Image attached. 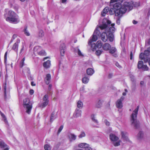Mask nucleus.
<instances>
[{"instance_id":"39448f33","label":"nucleus","mask_w":150,"mask_h":150,"mask_svg":"<svg viewBox=\"0 0 150 150\" xmlns=\"http://www.w3.org/2000/svg\"><path fill=\"white\" fill-rule=\"evenodd\" d=\"M23 105L24 108L26 110V112L29 114L32 108V104L30 103L29 99L26 98L24 99Z\"/></svg>"},{"instance_id":"79ce46f5","label":"nucleus","mask_w":150,"mask_h":150,"mask_svg":"<svg viewBox=\"0 0 150 150\" xmlns=\"http://www.w3.org/2000/svg\"><path fill=\"white\" fill-rule=\"evenodd\" d=\"M103 52V50H98L96 51V54L97 56H99Z\"/></svg>"},{"instance_id":"58836bf2","label":"nucleus","mask_w":150,"mask_h":150,"mask_svg":"<svg viewBox=\"0 0 150 150\" xmlns=\"http://www.w3.org/2000/svg\"><path fill=\"white\" fill-rule=\"evenodd\" d=\"M44 149L45 150H51V148L50 145L46 144L44 145Z\"/></svg>"},{"instance_id":"603ef678","label":"nucleus","mask_w":150,"mask_h":150,"mask_svg":"<svg viewBox=\"0 0 150 150\" xmlns=\"http://www.w3.org/2000/svg\"><path fill=\"white\" fill-rule=\"evenodd\" d=\"M85 150H92V149L91 147L90 146L89 144H88V146H87L85 148Z\"/></svg>"},{"instance_id":"5701e85b","label":"nucleus","mask_w":150,"mask_h":150,"mask_svg":"<svg viewBox=\"0 0 150 150\" xmlns=\"http://www.w3.org/2000/svg\"><path fill=\"white\" fill-rule=\"evenodd\" d=\"M121 134L122 136V137L124 140L127 141L128 140V138L127 137V133L125 132L121 131Z\"/></svg>"},{"instance_id":"423d86ee","label":"nucleus","mask_w":150,"mask_h":150,"mask_svg":"<svg viewBox=\"0 0 150 150\" xmlns=\"http://www.w3.org/2000/svg\"><path fill=\"white\" fill-rule=\"evenodd\" d=\"M109 137L112 143L115 146H117L120 145L121 140L119 139L118 137L115 134L112 133L110 134Z\"/></svg>"},{"instance_id":"052dcab7","label":"nucleus","mask_w":150,"mask_h":150,"mask_svg":"<svg viewBox=\"0 0 150 150\" xmlns=\"http://www.w3.org/2000/svg\"><path fill=\"white\" fill-rule=\"evenodd\" d=\"M34 91L33 90L31 89L30 91V94L32 95Z\"/></svg>"},{"instance_id":"f704fd0d","label":"nucleus","mask_w":150,"mask_h":150,"mask_svg":"<svg viewBox=\"0 0 150 150\" xmlns=\"http://www.w3.org/2000/svg\"><path fill=\"white\" fill-rule=\"evenodd\" d=\"M23 32L24 34L27 36H29L30 35V34L28 31L27 29V27H25L23 30Z\"/></svg>"},{"instance_id":"7c9ffc66","label":"nucleus","mask_w":150,"mask_h":150,"mask_svg":"<svg viewBox=\"0 0 150 150\" xmlns=\"http://www.w3.org/2000/svg\"><path fill=\"white\" fill-rule=\"evenodd\" d=\"M143 62L142 61H139L138 62V64H137V67L139 69H141L143 66Z\"/></svg>"},{"instance_id":"4468645a","label":"nucleus","mask_w":150,"mask_h":150,"mask_svg":"<svg viewBox=\"0 0 150 150\" xmlns=\"http://www.w3.org/2000/svg\"><path fill=\"white\" fill-rule=\"evenodd\" d=\"M59 50L61 55L62 56H64L66 50L65 46L64 44L62 43L60 45L59 47Z\"/></svg>"},{"instance_id":"f03ea898","label":"nucleus","mask_w":150,"mask_h":150,"mask_svg":"<svg viewBox=\"0 0 150 150\" xmlns=\"http://www.w3.org/2000/svg\"><path fill=\"white\" fill-rule=\"evenodd\" d=\"M107 26L106 24H103L97 27L95 30L92 35V38L88 42V44L91 45L93 42L96 41L98 39V36H100V33L102 32L103 30Z\"/></svg>"},{"instance_id":"a211bd4d","label":"nucleus","mask_w":150,"mask_h":150,"mask_svg":"<svg viewBox=\"0 0 150 150\" xmlns=\"http://www.w3.org/2000/svg\"><path fill=\"white\" fill-rule=\"evenodd\" d=\"M110 47L111 46L110 45L107 43H105L102 46L103 49L105 51L109 50Z\"/></svg>"},{"instance_id":"dca6fc26","label":"nucleus","mask_w":150,"mask_h":150,"mask_svg":"<svg viewBox=\"0 0 150 150\" xmlns=\"http://www.w3.org/2000/svg\"><path fill=\"white\" fill-rule=\"evenodd\" d=\"M81 115V110L77 108L76 109L74 114V116L75 117H80Z\"/></svg>"},{"instance_id":"2eb2a0df","label":"nucleus","mask_w":150,"mask_h":150,"mask_svg":"<svg viewBox=\"0 0 150 150\" xmlns=\"http://www.w3.org/2000/svg\"><path fill=\"white\" fill-rule=\"evenodd\" d=\"M20 42V40H17L16 42L13 45L12 48V49L14 50L15 51L18 52V43Z\"/></svg>"},{"instance_id":"bf43d9fd","label":"nucleus","mask_w":150,"mask_h":150,"mask_svg":"<svg viewBox=\"0 0 150 150\" xmlns=\"http://www.w3.org/2000/svg\"><path fill=\"white\" fill-rule=\"evenodd\" d=\"M132 52H131L130 55V59L131 60H132V59L133 57H132Z\"/></svg>"},{"instance_id":"f3484780","label":"nucleus","mask_w":150,"mask_h":150,"mask_svg":"<svg viewBox=\"0 0 150 150\" xmlns=\"http://www.w3.org/2000/svg\"><path fill=\"white\" fill-rule=\"evenodd\" d=\"M68 137L71 142L75 140L76 138V136L73 134H70L68 135Z\"/></svg>"},{"instance_id":"a878e982","label":"nucleus","mask_w":150,"mask_h":150,"mask_svg":"<svg viewBox=\"0 0 150 150\" xmlns=\"http://www.w3.org/2000/svg\"><path fill=\"white\" fill-rule=\"evenodd\" d=\"M118 1H120L121 3L123 2V0H111L110 2V6H112L115 4V3H116Z\"/></svg>"},{"instance_id":"f8f14e48","label":"nucleus","mask_w":150,"mask_h":150,"mask_svg":"<svg viewBox=\"0 0 150 150\" xmlns=\"http://www.w3.org/2000/svg\"><path fill=\"white\" fill-rule=\"evenodd\" d=\"M105 31L106 30H105V31L102 32L101 34H100V35L101 39L104 42H106L108 39V34Z\"/></svg>"},{"instance_id":"0e129e2a","label":"nucleus","mask_w":150,"mask_h":150,"mask_svg":"<svg viewBox=\"0 0 150 150\" xmlns=\"http://www.w3.org/2000/svg\"><path fill=\"white\" fill-rule=\"evenodd\" d=\"M17 37V35H14L12 38V39H14Z\"/></svg>"},{"instance_id":"1a4fd4ad","label":"nucleus","mask_w":150,"mask_h":150,"mask_svg":"<svg viewBox=\"0 0 150 150\" xmlns=\"http://www.w3.org/2000/svg\"><path fill=\"white\" fill-rule=\"evenodd\" d=\"M33 51L34 53H37L40 56H45L46 55V53L45 50H43L39 46L35 47Z\"/></svg>"},{"instance_id":"8fccbe9b","label":"nucleus","mask_w":150,"mask_h":150,"mask_svg":"<svg viewBox=\"0 0 150 150\" xmlns=\"http://www.w3.org/2000/svg\"><path fill=\"white\" fill-rule=\"evenodd\" d=\"M150 52L147 50H145L144 54L146 56H148Z\"/></svg>"},{"instance_id":"4be33fe9","label":"nucleus","mask_w":150,"mask_h":150,"mask_svg":"<svg viewBox=\"0 0 150 150\" xmlns=\"http://www.w3.org/2000/svg\"><path fill=\"white\" fill-rule=\"evenodd\" d=\"M0 114L3 118V120L4 121L5 124L9 125L8 122L7 120V119L5 115L1 111H0Z\"/></svg>"},{"instance_id":"393cba45","label":"nucleus","mask_w":150,"mask_h":150,"mask_svg":"<svg viewBox=\"0 0 150 150\" xmlns=\"http://www.w3.org/2000/svg\"><path fill=\"white\" fill-rule=\"evenodd\" d=\"M109 11V8L108 7H105L101 13V15L103 16H104L105 14L108 12Z\"/></svg>"},{"instance_id":"7ed1b4c3","label":"nucleus","mask_w":150,"mask_h":150,"mask_svg":"<svg viewBox=\"0 0 150 150\" xmlns=\"http://www.w3.org/2000/svg\"><path fill=\"white\" fill-rule=\"evenodd\" d=\"M8 15L9 16L6 18L7 21L15 24L19 22L20 20L18 16L13 11H10L8 12Z\"/></svg>"},{"instance_id":"9b49d317","label":"nucleus","mask_w":150,"mask_h":150,"mask_svg":"<svg viewBox=\"0 0 150 150\" xmlns=\"http://www.w3.org/2000/svg\"><path fill=\"white\" fill-rule=\"evenodd\" d=\"M103 45V44L102 42L101 41L99 40L97 42L96 45L95 44L92 45H91V48H92V50L94 51L96 49V47L98 48H100L102 47Z\"/></svg>"},{"instance_id":"aec40b11","label":"nucleus","mask_w":150,"mask_h":150,"mask_svg":"<svg viewBox=\"0 0 150 150\" xmlns=\"http://www.w3.org/2000/svg\"><path fill=\"white\" fill-rule=\"evenodd\" d=\"M51 79V76L50 74H47L45 79V81L46 84H48L50 82Z\"/></svg>"},{"instance_id":"3c124183","label":"nucleus","mask_w":150,"mask_h":150,"mask_svg":"<svg viewBox=\"0 0 150 150\" xmlns=\"http://www.w3.org/2000/svg\"><path fill=\"white\" fill-rule=\"evenodd\" d=\"M144 62L146 63L147 62H149V60L150 59V58H149V57H147L146 58H144Z\"/></svg>"},{"instance_id":"6ab92c4d","label":"nucleus","mask_w":150,"mask_h":150,"mask_svg":"<svg viewBox=\"0 0 150 150\" xmlns=\"http://www.w3.org/2000/svg\"><path fill=\"white\" fill-rule=\"evenodd\" d=\"M57 117V114L55 112H53L50 118V121L52 122Z\"/></svg>"},{"instance_id":"6e6d98bb","label":"nucleus","mask_w":150,"mask_h":150,"mask_svg":"<svg viewBox=\"0 0 150 150\" xmlns=\"http://www.w3.org/2000/svg\"><path fill=\"white\" fill-rule=\"evenodd\" d=\"M105 122L106 125L109 126L110 125V123L107 120H105Z\"/></svg>"},{"instance_id":"bb28decb","label":"nucleus","mask_w":150,"mask_h":150,"mask_svg":"<svg viewBox=\"0 0 150 150\" xmlns=\"http://www.w3.org/2000/svg\"><path fill=\"white\" fill-rule=\"evenodd\" d=\"M89 80V78L87 76L84 77L82 79V82L84 84L87 83Z\"/></svg>"},{"instance_id":"473e14b6","label":"nucleus","mask_w":150,"mask_h":150,"mask_svg":"<svg viewBox=\"0 0 150 150\" xmlns=\"http://www.w3.org/2000/svg\"><path fill=\"white\" fill-rule=\"evenodd\" d=\"M74 51L75 52L78 53V54L80 56H83V55L81 53L80 50L79 49V47H77L74 49Z\"/></svg>"},{"instance_id":"4c0bfd02","label":"nucleus","mask_w":150,"mask_h":150,"mask_svg":"<svg viewBox=\"0 0 150 150\" xmlns=\"http://www.w3.org/2000/svg\"><path fill=\"white\" fill-rule=\"evenodd\" d=\"M141 69L144 71H147L149 70V68L146 65H144Z\"/></svg>"},{"instance_id":"cd10ccee","label":"nucleus","mask_w":150,"mask_h":150,"mask_svg":"<svg viewBox=\"0 0 150 150\" xmlns=\"http://www.w3.org/2000/svg\"><path fill=\"white\" fill-rule=\"evenodd\" d=\"M91 118L92 120L95 123L97 124H98V122L97 119L96 118V117L95 115L94 114H92L91 116Z\"/></svg>"},{"instance_id":"864d4df0","label":"nucleus","mask_w":150,"mask_h":150,"mask_svg":"<svg viewBox=\"0 0 150 150\" xmlns=\"http://www.w3.org/2000/svg\"><path fill=\"white\" fill-rule=\"evenodd\" d=\"M115 65L117 67H118V68L120 69L122 68V67L121 66H120L119 64V63L117 62H116V63Z\"/></svg>"},{"instance_id":"c85d7f7f","label":"nucleus","mask_w":150,"mask_h":150,"mask_svg":"<svg viewBox=\"0 0 150 150\" xmlns=\"http://www.w3.org/2000/svg\"><path fill=\"white\" fill-rule=\"evenodd\" d=\"M108 38L110 42H112L114 40V35L113 33H108Z\"/></svg>"},{"instance_id":"13d9d810","label":"nucleus","mask_w":150,"mask_h":150,"mask_svg":"<svg viewBox=\"0 0 150 150\" xmlns=\"http://www.w3.org/2000/svg\"><path fill=\"white\" fill-rule=\"evenodd\" d=\"M120 19L119 18H118L117 21H116V23L118 25H119L120 24Z\"/></svg>"},{"instance_id":"e433bc0d","label":"nucleus","mask_w":150,"mask_h":150,"mask_svg":"<svg viewBox=\"0 0 150 150\" xmlns=\"http://www.w3.org/2000/svg\"><path fill=\"white\" fill-rule=\"evenodd\" d=\"M129 76L131 81L133 82V83H135L136 82V79L134 76L132 74H130Z\"/></svg>"},{"instance_id":"5fc2aeb1","label":"nucleus","mask_w":150,"mask_h":150,"mask_svg":"<svg viewBox=\"0 0 150 150\" xmlns=\"http://www.w3.org/2000/svg\"><path fill=\"white\" fill-rule=\"evenodd\" d=\"M60 2L64 4H66L67 0H60Z\"/></svg>"},{"instance_id":"49530a36","label":"nucleus","mask_w":150,"mask_h":150,"mask_svg":"<svg viewBox=\"0 0 150 150\" xmlns=\"http://www.w3.org/2000/svg\"><path fill=\"white\" fill-rule=\"evenodd\" d=\"M25 60V58L24 57L23 58L21 61V63H20V66L21 67H22L24 65V61Z\"/></svg>"},{"instance_id":"72a5a7b5","label":"nucleus","mask_w":150,"mask_h":150,"mask_svg":"<svg viewBox=\"0 0 150 150\" xmlns=\"http://www.w3.org/2000/svg\"><path fill=\"white\" fill-rule=\"evenodd\" d=\"M23 72L24 73H26L28 74L29 75L30 72L29 68L26 67H25L23 70Z\"/></svg>"},{"instance_id":"774afa93","label":"nucleus","mask_w":150,"mask_h":150,"mask_svg":"<svg viewBox=\"0 0 150 150\" xmlns=\"http://www.w3.org/2000/svg\"><path fill=\"white\" fill-rule=\"evenodd\" d=\"M51 87H52V85H49V91L51 90Z\"/></svg>"},{"instance_id":"9d476101","label":"nucleus","mask_w":150,"mask_h":150,"mask_svg":"<svg viewBox=\"0 0 150 150\" xmlns=\"http://www.w3.org/2000/svg\"><path fill=\"white\" fill-rule=\"evenodd\" d=\"M48 96L47 95H45L42 98V103L40 104L39 106L42 108L45 107L48 104Z\"/></svg>"},{"instance_id":"4d7b16f0","label":"nucleus","mask_w":150,"mask_h":150,"mask_svg":"<svg viewBox=\"0 0 150 150\" xmlns=\"http://www.w3.org/2000/svg\"><path fill=\"white\" fill-rule=\"evenodd\" d=\"M7 52H6L4 55V61H6L7 59Z\"/></svg>"},{"instance_id":"f257e3e1","label":"nucleus","mask_w":150,"mask_h":150,"mask_svg":"<svg viewBox=\"0 0 150 150\" xmlns=\"http://www.w3.org/2000/svg\"><path fill=\"white\" fill-rule=\"evenodd\" d=\"M121 3L118 1L112 6L113 8H111L109 10V13L110 15L114 13L116 16L120 17L122 15L125 13L127 9L126 6H124V3L123 6L121 5Z\"/></svg>"},{"instance_id":"e2e57ef3","label":"nucleus","mask_w":150,"mask_h":150,"mask_svg":"<svg viewBox=\"0 0 150 150\" xmlns=\"http://www.w3.org/2000/svg\"><path fill=\"white\" fill-rule=\"evenodd\" d=\"M31 85L32 86H35V84L34 83V82L33 81H32L31 83Z\"/></svg>"},{"instance_id":"c756f323","label":"nucleus","mask_w":150,"mask_h":150,"mask_svg":"<svg viewBox=\"0 0 150 150\" xmlns=\"http://www.w3.org/2000/svg\"><path fill=\"white\" fill-rule=\"evenodd\" d=\"M88 146V144L85 143H82L79 144L78 145V147L81 148H85Z\"/></svg>"},{"instance_id":"2f4dec72","label":"nucleus","mask_w":150,"mask_h":150,"mask_svg":"<svg viewBox=\"0 0 150 150\" xmlns=\"http://www.w3.org/2000/svg\"><path fill=\"white\" fill-rule=\"evenodd\" d=\"M83 106V104L82 102L80 100H79L77 103V107L79 108H82Z\"/></svg>"},{"instance_id":"37998d69","label":"nucleus","mask_w":150,"mask_h":150,"mask_svg":"<svg viewBox=\"0 0 150 150\" xmlns=\"http://www.w3.org/2000/svg\"><path fill=\"white\" fill-rule=\"evenodd\" d=\"M4 97L6 98V83H5L4 85Z\"/></svg>"},{"instance_id":"c9c22d12","label":"nucleus","mask_w":150,"mask_h":150,"mask_svg":"<svg viewBox=\"0 0 150 150\" xmlns=\"http://www.w3.org/2000/svg\"><path fill=\"white\" fill-rule=\"evenodd\" d=\"M116 48L115 47H112L109 50V52L111 54H113L116 52Z\"/></svg>"},{"instance_id":"b1692460","label":"nucleus","mask_w":150,"mask_h":150,"mask_svg":"<svg viewBox=\"0 0 150 150\" xmlns=\"http://www.w3.org/2000/svg\"><path fill=\"white\" fill-rule=\"evenodd\" d=\"M51 65L50 61L48 60L46 62H45L43 64V67L46 68H49Z\"/></svg>"},{"instance_id":"ddd939ff","label":"nucleus","mask_w":150,"mask_h":150,"mask_svg":"<svg viewBox=\"0 0 150 150\" xmlns=\"http://www.w3.org/2000/svg\"><path fill=\"white\" fill-rule=\"evenodd\" d=\"M124 99V97H122L119 99L116 102V107L119 109L123 107L122 101Z\"/></svg>"},{"instance_id":"20e7f679","label":"nucleus","mask_w":150,"mask_h":150,"mask_svg":"<svg viewBox=\"0 0 150 150\" xmlns=\"http://www.w3.org/2000/svg\"><path fill=\"white\" fill-rule=\"evenodd\" d=\"M139 107V106H137V108L133 111L131 116V122L132 123V125L135 128H138L139 126V122L137 120V115Z\"/></svg>"},{"instance_id":"09e8293b","label":"nucleus","mask_w":150,"mask_h":150,"mask_svg":"<svg viewBox=\"0 0 150 150\" xmlns=\"http://www.w3.org/2000/svg\"><path fill=\"white\" fill-rule=\"evenodd\" d=\"M144 54L143 53H141L140 54L139 57L141 59H143L144 58Z\"/></svg>"},{"instance_id":"c03bdc74","label":"nucleus","mask_w":150,"mask_h":150,"mask_svg":"<svg viewBox=\"0 0 150 150\" xmlns=\"http://www.w3.org/2000/svg\"><path fill=\"white\" fill-rule=\"evenodd\" d=\"M102 103L100 100L99 101L96 105V106L98 108H100L101 106Z\"/></svg>"},{"instance_id":"a18cd8bd","label":"nucleus","mask_w":150,"mask_h":150,"mask_svg":"<svg viewBox=\"0 0 150 150\" xmlns=\"http://www.w3.org/2000/svg\"><path fill=\"white\" fill-rule=\"evenodd\" d=\"M44 35V33L43 31L42 30H40L38 33V35L39 37H42Z\"/></svg>"},{"instance_id":"0eeeda50","label":"nucleus","mask_w":150,"mask_h":150,"mask_svg":"<svg viewBox=\"0 0 150 150\" xmlns=\"http://www.w3.org/2000/svg\"><path fill=\"white\" fill-rule=\"evenodd\" d=\"M103 22L105 21L107 23H103L102 25L103 24H106L107 25L106 28H105L104 30L106 29L107 27L108 26H109V29L108 30V32H107V33L109 32V33H114L115 31V28L114 27L115 25V24L114 23L110 25L111 23V22L108 20L106 19H104L103 20Z\"/></svg>"},{"instance_id":"6e6552de","label":"nucleus","mask_w":150,"mask_h":150,"mask_svg":"<svg viewBox=\"0 0 150 150\" xmlns=\"http://www.w3.org/2000/svg\"><path fill=\"white\" fill-rule=\"evenodd\" d=\"M140 5L139 2H134L132 1L129 2H124V6H126L127 8L129 10H132L133 6L138 7Z\"/></svg>"},{"instance_id":"680f3d73","label":"nucleus","mask_w":150,"mask_h":150,"mask_svg":"<svg viewBox=\"0 0 150 150\" xmlns=\"http://www.w3.org/2000/svg\"><path fill=\"white\" fill-rule=\"evenodd\" d=\"M132 23L134 24H136L137 23V22L134 20L132 21Z\"/></svg>"},{"instance_id":"338daca9","label":"nucleus","mask_w":150,"mask_h":150,"mask_svg":"<svg viewBox=\"0 0 150 150\" xmlns=\"http://www.w3.org/2000/svg\"><path fill=\"white\" fill-rule=\"evenodd\" d=\"M144 82L143 81H142L140 82V84L141 85V86H143L144 84Z\"/></svg>"},{"instance_id":"412c9836","label":"nucleus","mask_w":150,"mask_h":150,"mask_svg":"<svg viewBox=\"0 0 150 150\" xmlns=\"http://www.w3.org/2000/svg\"><path fill=\"white\" fill-rule=\"evenodd\" d=\"M87 74L90 76H92L94 73V70L91 68H88L86 70Z\"/></svg>"},{"instance_id":"de8ad7c7","label":"nucleus","mask_w":150,"mask_h":150,"mask_svg":"<svg viewBox=\"0 0 150 150\" xmlns=\"http://www.w3.org/2000/svg\"><path fill=\"white\" fill-rule=\"evenodd\" d=\"M63 125H61L59 129H58V132H57L58 134H59L61 132V131L63 129Z\"/></svg>"},{"instance_id":"a19ab883","label":"nucleus","mask_w":150,"mask_h":150,"mask_svg":"<svg viewBox=\"0 0 150 150\" xmlns=\"http://www.w3.org/2000/svg\"><path fill=\"white\" fill-rule=\"evenodd\" d=\"M85 133L83 131H82L81 132L80 134L79 135L78 137L79 138H81L85 137Z\"/></svg>"},{"instance_id":"69168bd1","label":"nucleus","mask_w":150,"mask_h":150,"mask_svg":"<svg viewBox=\"0 0 150 150\" xmlns=\"http://www.w3.org/2000/svg\"><path fill=\"white\" fill-rule=\"evenodd\" d=\"M23 49H24V46H22V48L21 49V50H20V54H21L22 53V52L23 51Z\"/></svg>"},{"instance_id":"ea45409f","label":"nucleus","mask_w":150,"mask_h":150,"mask_svg":"<svg viewBox=\"0 0 150 150\" xmlns=\"http://www.w3.org/2000/svg\"><path fill=\"white\" fill-rule=\"evenodd\" d=\"M143 137V133L142 132H140L138 134L137 137V138L139 139H141Z\"/></svg>"}]
</instances>
